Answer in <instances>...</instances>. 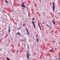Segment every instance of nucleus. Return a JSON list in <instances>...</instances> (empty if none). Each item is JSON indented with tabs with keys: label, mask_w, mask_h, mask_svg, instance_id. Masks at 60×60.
I'll return each instance as SVG.
<instances>
[{
	"label": "nucleus",
	"mask_w": 60,
	"mask_h": 60,
	"mask_svg": "<svg viewBox=\"0 0 60 60\" xmlns=\"http://www.w3.org/2000/svg\"><path fill=\"white\" fill-rule=\"evenodd\" d=\"M27 55H26V56L27 58L28 59H30V58H29V56H30V55L29 54V53H28V51H27Z\"/></svg>",
	"instance_id": "1"
},
{
	"label": "nucleus",
	"mask_w": 60,
	"mask_h": 60,
	"mask_svg": "<svg viewBox=\"0 0 60 60\" xmlns=\"http://www.w3.org/2000/svg\"><path fill=\"white\" fill-rule=\"evenodd\" d=\"M47 26L48 27H51V25H50V24L49 23V22H48L47 24Z\"/></svg>",
	"instance_id": "2"
},
{
	"label": "nucleus",
	"mask_w": 60,
	"mask_h": 60,
	"mask_svg": "<svg viewBox=\"0 0 60 60\" xmlns=\"http://www.w3.org/2000/svg\"><path fill=\"white\" fill-rule=\"evenodd\" d=\"M52 4L53 5V7L52 8L53 11H54L55 10V5H54V3H53V2L52 3Z\"/></svg>",
	"instance_id": "3"
},
{
	"label": "nucleus",
	"mask_w": 60,
	"mask_h": 60,
	"mask_svg": "<svg viewBox=\"0 0 60 60\" xmlns=\"http://www.w3.org/2000/svg\"><path fill=\"white\" fill-rule=\"evenodd\" d=\"M21 6L23 8H25V7H26L25 5H24V4L23 3L21 5Z\"/></svg>",
	"instance_id": "4"
},
{
	"label": "nucleus",
	"mask_w": 60,
	"mask_h": 60,
	"mask_svg": "<svg viewBox=\"0 0 60 60\" xmlns=\"http://www.w3.org/2000/svg\"><path fill=\"white\" fill-rule=\"evenodd\" d=\"M32 22L33 23L34 26V28H35V24H34V21H32Z\"/></svg>",
	"instance_id": "5"
},
{
	"label": "nucleus",
	"mask_w": 60,
	"mask_h": 60,
	"mask_svg": "<svg viewBox=\"0 0 60 60\" xmlns=\"http://www.w3.org/2000/svg\"><path fill=\"white\" fill-rule=\"evenodd\" d=\"M10 27H8V32H9V33H10V32H11V30L10 29Z\"/></svg>",
	"instance_id": "6"
},
{
	"label": "nucleus",
	"mask_w": 60,
	"mask_h": 60,
	"mask_svg": "<svg viewBox=\"0 0 60 60\" xmlns=\"http://www.w3.org/2000/svg\"><path fill=\"white\" fill-rule=\"evenodd\" d=\"M26 30L27 31V33L28 34V35H29V32H28V30L27 29H26Z\"/></svg>",
	"instance_id": "7"
},
{
	"label": "nucleus",
	"mask_w": 60,
	"mask_h": 60,
	"mask_svg": "<svg viewBox=\"0 0 60 60\" xmlns=\"http://www.w3.org/2000/svg\"><path fill=\"white\" fill-rule=\"evenodd\" d=\"M17 34H19V35H21V34H20V33L19 32L17 33Z\"/></svg>",
	"instance_id": "8"
},
{
	"label": "nucleus",
	"mask_w": 60,
	"mask_h": 60,
	"mask_svg": "<svg viewBox=\"0 0 60 60\" xmlns=\"http://www.w3.org/2000/svg\"><path fill=\"white\" fill-rule=\"evenodd\" d=\"M5 2H6V3H7V4H8V1H7L6 0H5Z\"/></svg>",
	"instance_id": "9"
},
{
	"label": "nucleus",
	"mask_w": 60,
	"mask_h": 60,
	"mask_svg": "<svg viewBox=\"0 0 60 60\" xmlns=\"http://www.w3.org/2000/svg\"><path fill=\"white\" fill-rule=\"evenodd\" d=\"M52 22H53V24H54V25H55V22H54V21H52Z\"/></svg>",
	"instance_id": "10"
},
{
	"label": "nucleus",
	"mask_w": 60,
	"mask_h": 60,
	"mask_svg": "<svg viewBox=\"0 0 60 60\" xmlns=\"http://www.w3.org/2000/svg\"><path fill=\"white\" fill-rule=\"evenodd\" d=\"M53 51V49H52V50H50V52H52V51Z\"/></svg>",
	"instance_id": "11"
},
{
	"label": "nucleus",
	"mask_w": 60,
	"mask_h": 60,
	"mask_svg": "<svg viewBox=\"0 0 60 60\" xmlns=\"http://www.w3.org/2000/svg\"><path fill=\"white\" fill-rule=\"evenodd\" d=\"M46 59V56L44 57V59L45 60Z\"/></svg>",
	"instance_id": "12"
},
{
	"label": "nucleus",
	"mask_w": 60,
	"mask_h": 60,
	"mask_svg": "<svg viewBox=\"0 0 60 60\" xmlns=\"http://www.w3.org/2000/svg\"><path fill=\"white\" fill-rule=\"evenodd\" d=\"M38 26L40 27V24H39V23H38Z\"/></svg>",
	"instance_id": "13"
},
{
	"label": "nucleus",
	"mask_w": 60,
	"mask_h": 60,
	"mask_svg": "<svg viewBox=\"0 0 60 60\" xmlns=\"http://www.w3.org/2000/svg\"><path fill=\"white\" fill-rule=\"evenodd\" d=\"M32 19V20H34V18Z\"/></svg>",
	"instance_id": "14"
},
{
	"label": "nucleus",
	"mask_w": 60,
	"mask_h": 60,
	"mask_svg": "<svg viewBox=\"0 0 60 60\" xmlns=\"http://www.w3.org/2000/svg\"><path fill=\"white\" fill-rule=\"evenodd\" d=\"M37 42H38V38L37 39Z\"/></svg>",
	"instance_id": "15"
},
{
	"label": "nucleus",
	"mask_w": 60,
	"mask_h": 60,
	"mask_svg": "<svg viewBox=\"0 0 60 60\" xmlns=\"http://www.w3.org/2000/svg\"><path fill=\"white\" fill-rule=\"evenodd\" d=\"M20 29V27L19 28H18L17 29V30H19V29Z\"/></svg>",
	"instance_id": "16"
},
{
	"label": "nucleus",
	"mask_w": 60,
	"mask_h": 60,
	"mask_svg": "<svg viewBox=\"0 0 60 60\" xmlns=\"http://www.w3.org/2000/svg\"><path fill=\"white\" fill-rule=\"evenodd\" d=\"M39 27V28H40V30H41V27H40V26Z\"/></svg>",
	"instance_id": "17"
},
{
	"label": "nucleus",
	"mask_w": 60,
	"mask_h": 60,
	"mask_svg": "<svg viewBox=\"0 0 60 60\" xmlns=\"http://www.w3.org/2000/svg\"><path fill=\"white\" fill-rule=\"evenodd\" d=\"M10 60V58H8V60Z\"/></svg>",
	"instance_id": "18"
},
{
	"label": "nucleus",
	"mask_w": 60,
	"mask_h": 60,
	"mask_svg": "<svg viewBox=\"0 0 60 60\" xmlns=\"http://www.w3.org/2000/svg\"><path fill=\"white\" fill-rule=\"evenodd\" d=\"M18 51L17 50V52H18Z\"/></svg>",
	"instance_id": "19"
},
{
	"label": "nucleus",
	"mask_w": 60,
	"mask_h": 60,
	"mask_svg": "<svg viewBox=\"0 0 60 60\" xmlns=\"http://www.w3.org/2000/svg\"><path fill=\"white\" fill-rule=\"evenodd\" d=\"M27 7V10L28 9V8L27 7Z\"/></svg>",
	"instance_id": "20"
}]
</instances>
